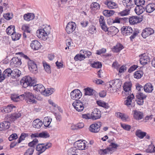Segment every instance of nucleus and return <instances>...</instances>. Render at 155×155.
Here are the masks:
<instances>
[{
	"label": "nucleus",
	"instance_id": "1",
	"mask_svg": "<svg viewBox=\"0 0 155 155\" xmlns=\"http://www.w3.org/2000/svg\"><path fill=\"white\" fill-rule=\"evenodd\" d=\"M36 82L35 79L32 78L29 75L23 77L20 81V84L24 88L28 87H32Z\"/></svg>",
	"mask_w": 155,
	"mask_h": 155
},
{
	"label": "nucleus",
	"instance_id": "2",
	"mask_svg": "<svg viewBox=\"0 0 155 155\" xmlns=\"http://www.w3.org/2000/svg\"><path fill=\"white\" fill-rule=\"evenodd\" d=\"M35 97L34 95L30 92L26 91L24 94L20 95V100L25 99L27 103L31 104H36L37 101L35 100Z\"/></svg>",
	"mask_w": 155,
	"mask_h": 155
},
{
	"label": "nucleus",
	"instance_id": "3",
	"mask_svg": "<svg viewBox=\"0 0 155 155\" xmlns=\"http://www.w3.org/2000/svg\"><path fill=\"white\" fill-rule=\"evenodd\" d=\"M51 143H50L38 144L36 148V150L38 151L37 155H40L44 152L46 149L51 147Z\"/></svg>",
	"mask_w": 155,
	"mask_h": 155
},
{
	"label": "nucleus",
	"instance_id": "4",
	"mask_svg": "<svg viewBox=\"0 0 155 155\" xmlns=\"http://www.w3.org/2000/svg\"><path fill=\"white\" fill-rule=\"evenodd\" d=\"M86 103L80 101H75L72 104L73 106L77 111L81 112L82 111L84 108L86 107Z\"/></svg>",
	"mask_w": 155,
	"mask_h": 155
},
{
	"label": "nucleus",
	"instance_id": "5",
	"mask_svg": "<svg viewBox=\"0 0 155 155\" xmlns=\"http://www.w3.org/2000/svg\"><path fill=\"white\" fill-rule=\"evenodd\" d=\"M82 96V93L78 89L73 90L70 94L71 98L75 100V101H79V99L81 98Z\"/></svg>",
	"mask_w": 155,
	"mask_h": 155
},
{
	"label": "nucleus",
	"instance_id": "6",
	"mask_svg": "<svg viewBox=\"0 0 155 155\" xmlns=\"http://www.w3.org/2000/svg\"><path fill=\"white\" fill-rule=\"evenodd\" d=\"M46 28H41L38 30L36 34L38 37L41 40L45 41L48 37V34L46 32Z\"/></svg>",
	"mask_w": 155,
	"mask_h": 155
},
{
	"label": "nucleus",
	"instance_id": "7",
	"mask_svg": "<svg viewBox=\"0 0 155 155\" xmlns=\"http://www.w3.org/2000/svg\"><path fill=\"white\" fill-rule=\"evenodd\" d=\"M101 126V122L95 123L91 124L89 127V130L93 133H98L100 130Z\"/></svg>",
	"mask_w": 155,
	"mask_h": 155
},
{
	"label": "nucleus",
	"instance_id": "8",
	"mask_svg": "<svg viewBox=\"0 0 155 155\" xmlns=\"http://www.w3.org/2000/svg\"><path fill=\"white\" fill-rule=\"evenodd\" d=\"M29 69L31 73L36 74L38 72V68L37 64L33 60H30L28 62Z\"/></svg>",
	"mask_w": 155,
	"mask_h": 155
},
{
	"label": "nucleus",
	"instance_id": "9",
	"mask_svg": "<svg viewBox=\"0 0 155 155\" xmlns=\"http://www.w3.org/2000/svg\"><path fill=\"white\" fill-rule=\"evenodd\" d=\"M76 26V23L73 22H69L67 25L65 30L68 34H70L75 30Z\"/></svg>",
	"mask_w": 155,
	"mask_h": 155
},
{
	"label": "nucleus",
	"instance_id": "10",
	"mask_svg": "<svg viewBox=\"0 0 155 155\" xmlns=\"http://www.w3.org/2000/svg\"><path fill=\"white\" fill-rule=\"evenodd\" d=\"M129 22L130 25H134L140 23L142 21V17L138 16H129Z\"/></svg>",
	"mask_w": 155,
	"mask_h": 155
},
{
	"label": "nucleus",
	"instance_id": "11",
	"mask_svg": "<svg viewBox=\"0 0 155 155\" xmlns=\"http://www.w3.org/2000/svg\"><path fill=\"white\" fill-rule=\"evenodd\" d=\"M87 143V142L84 140L81 141L79 140L76 142L74 146H76L78 150H84L87 148L86 146Z\"/></svg>",
	"mask_w": 155,
	"mask_h": 155
},
{
	"label": "nucleus",
	"instance_id": "12",
	"mask_svg": "<svg viewBox=\"0 0 155 155\" xmlns=\"http://www.w3.org/2000/svg\"><path fill=\"white\" fill-rule=\"evenodd\" d=\"M122 34L124 36L130 35L133 31L132 28L129 26H123L121 29Z\"/></svg>",
	"mask_w": 155,
	"mask_h": 155
},
{
	"label": "nucleus",
	"instance_id": "13",
	"mask_svg": "<svg viewBox=\"0 0 155 155\" xmlns=\"http://www.w3.org/2000/svg\"><path fill=\"white\" fill-rule=\"evenodd\" d=\"M135 0H123V5L127 8L130 9L134 6L135 4Z\"/></svg>",
	"mask_w": 155,
	"mask_h": 155
},
{
	"label": "nucleus",
	"instance_id": "14",
	"mask_svg": "<svg viewBox=\"0 0 155 155\" xmlns=\"http://www.w3.org/2000/svg\"><path fill=\"white\" fill-rule=\"evenodd\" d=\"M154 33V31L151 28H146L143 29L142 33L141 35L142 37L144 38H146L148 36L152 35Z\"/></svg>",
	"mask_w": 155,
	"mask_h": 155
},
{
	"label": "nucleus",
	"instance_id": "15",
	"mask_svg": "<svg viewBox=\"0 0 155 155\" xmlns=\"http://www.w3.org/2000/svg\"><path fill=\"white\" fill-rule=\"evenodd\" d=\"M33 86L34 90L37 92H39L43 94H45L44 93L46 91V89L43 85L41 84L36 85L35 84Z\"/></svg>",
	"mask_w": 155,
	"mask_h": 155
},
{
	"label": "nucleus",
	"instance_id": "16",
	"mask_svg": "<svg viewBox=\"0 0 155 155\" xmlns=\"http://www.w3.org/2000/svg\"><path fill=\"white\" fill-rule=\"evenodd\" d=\"M101 116V112L99 110L95 109L92 112L91 114V119L96 120L100 118Z\"/></svg>",
	"mask_w": 155,
	"mask_h": 155
},
{
	"label": "nucleus",
	"instance_id": "17",
	"mask_svg": "<svg viewBox=\"0 0 155 155\" xmlns=\"http://www.w3.org/2000/svg\"><path fill=\"white\" fill-rule=\"evenodd\" d=\"M133 115L134 119L136 120H140L143 118L144 114L143 112L135 110H133Z\"/></svg>",
	"mask_w": 155,
	"mask_h": 155
},
{
	"label": "nucleus",
	"instance_id": "18",
	"mask_svg": "<svg viewBox=\"0 0 155 155\" xmlns=\"http://www.w3.org/2000/svg\"><path fill=\"white\" fill-rule=\"evenodd\" d=\"M38 141L37 139L35 138L31 142H30L28 144V146L30 147L27 150L32 153H33L35 149V146L38 143Z\"/></svg>",
	"mask_w": 155,
	"mask_h": 155
},
{
	"label": "nucleus",
	"instance_id": "19",
	"mask_svg": "<svg viewBox=\"0 0 155 155\" xmlns=\"http://www.w3.org/2000/svg\"><path fill=\"white\" fill-rule=\"evenodd\" d=\"M30 46L32 49L36 50L40 48L41 45L40 43L37 40H34L31 42Z\"/></svg>",
	"mask_w": 155,
	"mask_h": 155
},
{
	"label": "nucleus",
	"instance_id": "20",
	"mask_svg": "<svg viewBox=\"0 0 155 155\" xmlns=\"http://www.w3.org/2000/svg\"><path fill=\"white\" fill-rule=\"evenodd\" d=\"M134 97V96L133 94L128 96L127 97L126 100L124 101V104L128 106L131 105L132 107H134L135 105L134 103L132 104V99Z\"/></svg>",
	"mask_w": 155,
	"mask_h": 155
},
{
	"label": "nucleus",
	"instance_id": "21",
	"mask_svg": "<svg viewBox=\"0 0 155 155\" xmlns=\"http://www.w3.org/2000/svg\"><path fill=\"white\" fill-rule=\"evenodd\" d=\"M12 71L10 68H7L3 72L2 74V77L3 78L2 79V82L5 78H8L10 76L12 77Z\"/></svg>",
	"mask_w": 155,
	"mask_h": 155
},
{
	"label": "nucleus",
	"instance_id": "22",
	"mask_svg": "<svg viewBox=\"0 0 155 155\" xmlns=\"http://www.w3.org/2000/svg\"><path fill=\"white\" fill-rule=\"evenodd\" d=\"M119 31L118 28L114 26H111L109 28L107 34L111 36H113L117 34Z\"/></svg>",
	"mask_w": 155,
	"mask_h": 155
},
{
	"label": "nucleus",
	"instance_id": "23",
	"mask_svg": "<svg viewBox=\"0 0 155 155\" xmlns=\"http://www.w3.org/2000/svg\"><path fill=\"white\" fill-rule=\"evenodd\" d=\"M35 18V14L32 13H28L25 14L23 15L24 20L27 21H32Z\"/></svg>",
	"mask_w": 155,
	"mask_h": 155
},
{
	"label": "nucleus",
	"instance_id": "24",
	"mask_svg": "<svg viewBox=\"0 0 155 155\" xmlns=\"http://www.w3.org/2000/svg\"><path fill=\"white\" fill-rule=\"evenodd\" d=\"M150 59L148 55H144L140 58V61L141 64L145 65L150 62Z\"/></svg>",
	"mask_w": 155,
	"mask_h": 155
},
{
	"label": "nucleus",
	"instance_id": "25",
	"mask_svg": "<svg viewBox=\"0 0 155 155\" xmlns=\"http://www.w3.org/2000/svg\"><path fill=\"white\" fill-rule=\"evenodd\" d=\"M104 4L107 5L109 8L111 9L115 8L117 6L116 3L111 1V0H106L104 2Z\"/></svg>",
	"mask_w": 155,
	"mask_h": 155
},
{
	"label": "nucleus",
	"instance_id": "26",
	"mask_svg": "<svg viewBox=\"0 0 155 155\" xmlns=\"http://www.w3.org/2000/svg\"><path fill=\"white\" fill-rule=\"evenodd\" d=\"M132 84L130 82H125L123 86L124 90L126 92V94H129L131 92Z\"/></svg>",
	"mask_w": 155,
	"mask_h": 155
},
{
	"label": "nucleus",
	"instance_id": "27",
	"mask_svg": "<svg viewBox=\"0 0 155 155\" xmlns=\"http://www.w3.org/2000/svg\"><path fill=\"white\" fill-rule=\"evenodd\" d=\"M144 91L148 93L151 92L153 90V86L150 83L146 84L143 87Z\"/></svg>",
	"mask_w": 155,
	"mask_h": 155
},
{
	"label": "nucleus",
	"instance_id": "28",
	"mask_svg": "<svg viewBox=\"0 0 155 155\" xmlns=\"http://www.w3.org/2000/svg\"><path fill=\"white\" fill-rule=\"evenodd\" d=\"M146 12L150 13L155 10V4L149 3L145 7Z\"/></svg>",
	"mask_w": 155,
	"mask_h": 155
},
{
	"label": "nucleus",
	"instance_id": "29",
	"mask_svg": "<svg viewBox=\"0 0 155 155\" xmlns=\"http://www.w3.org/2000/svg\"><path fill=\"white\" fill-rule=\"evenodd\" d=\"M42 125V122L39 119H36L32 122V125L34 127L39 128Z\"/></svg>",
	"mask_w": 155,
	"mask_h": 155
},
{
	"label": "nucleus",
	"instance_id": "30",
	"mask_svg": "<svg viewBox=\"0 0 155 155\" xmlns=\"http://www.w3.org/2000/svg\"><path fill=\"white\" fill-rule=\"evenodd\" d=\"M111 151H112L111 148L107 147L104 149H99L97 150V152L100 155H104L107 154Z\"/></svg>",
	"mask_w": 155,
	"mask_h": 155
},
{
	"label": "nucleus",
	"instance_id": "31",
	"mask_svg": "<svg viewBox=\"0 0 155 155\" xmlns=\"http://www.w3.org/2000/svg\"><path fill=\"white\" fill-rule=\"evenodd\" d=\"M15 107V106L13 105V104H9L7 106L5 107L3 110H2V111L5 113H8L11 112L12 109Z\"/></svg>",
	"mask_w": 155,
	"mask_h": 155
},
{
	"label": "nucleus",
	"instance_id": "32",
	"mask_svg": "<svg viewBox=\"0 0 155 155\" xmlns=\"http://www.w3.org/2000/svg\"><path fill=\"white\" fill-rule=\"evenodd\" d=\"M145 10V8H144L143 6H137L134 10L135 12L138 15L141 14Z\"/></svg>",
	"mask_w": 155,
	"mask_h": 155
},
{
	"label": "nucleus",
	"instance_id": "33",
	"mask_svg": "<svg viewBox=\"0 0 155 155\" xmlns=\"http://www.w3.org/2000/svg\"><path fill=\"white\" fill-rule=\"evenodd\" d=\"M123 48V46L121 44L119 43L117 44L115 46H114L112 51L114 52L117 53L120 52Z\"/></svg>",
	"mask_w": 155,
	"mask_h": 155
},
{
	"label": "nucleus",
	"instance_id": "34",
	"mask_svg": "<svg viewBox=\"0 0 155 155\" xmlns=\"http://www.w3.org/2000/svg\"><path fill=\"white\" fill-rule=\"evenodd\" d=\"M84 95L91 96L93 95L94 93V92L95 91L90 87H87L84 89Z\"/></svg>",
	"mask_w": 155,
	"mask_h": 155
},
{
	"label": "nucleus",
	"instance_id": "35",
	"mask_svg": "<svg viewBox=\"0 0 155 155\" xmlns=\"http://www.w3.org/2000/svg\"><path fill=\"white\" fill-rule=\"evenodd\" d=\"M15 26L13 25L9 26L6 30V32L7 34L12 35L15 33Z\"/></svg>",
	"mask_w": 155,
	"mask_h": 155
},
{
	"label": "nucleus",
	"instance_id": "36",
	"mask_svg": "<svg viewBox=\"0 0 155 155\" xmlns=\"http://www.w3.org/2000/svg\"><path fill=\"white\" fill-rule=\"evenodd\" d=\"M19 117V114L14 113L10 114L9 117V120L11 122H14Z\"/></svg>",
	"mask_w": 155,
	"mask_h": 155
},
{
	"label": "nucleus",
	"instance_id": "37",
	"mask_svg": "<svg viewBox=\"0 0 155 155\" xmlns=\"http://www.w3.org/2000/svg\"><path fill=\"white\" fill-rule=\"evenodd\" d=\"M51 120L52 119L50 117H45L43 120V124L45 127H48L49 128V126Z\"/></svg>",
	"mask_w": 155,
	"mask_h": 155
},
{
	"label": "nucleus",
	"instance_id": "38",
	"mask_svg": "<svg viewBox=\"0 0 155 155\" xmlns=\"http://www.w3.org/2000/svg\"><path fill=\"white\" fill-rule=\"evenodd\" d=\"M143 72L142 70L136 71L134 73V77L137 79L140 78L143 76Z\"/></svg>",
	"mask_w": 155,
	"mask_h": 155
},
{
	"label": "nucleus",
	"instance_id": "39",
	"mask_svg": "<svg viewBox=\"0 0 155 155\" xmlns=\"http://www.w3.org/2000/svg\"><path fill=\"white\" fill-rule=\"evenodd\" d=\"M115 12L113 10H104L103 12V15L107 17H109L111 16L114 14Z\"/></svg>",
	"mask_w": 155,
	"mask_h": 155
},
{
	"label": "nucleus",
	"instance_id": "40",
	"mask_svg": "<svg viewBox=\"0 0 155 155\" xmlns=\"http://www.w3.org/2000/svg\"><path fill=\"white\" fill-rule=\"evenodd\" d=\"M135 134L140 139H143L147 134V133L141 131L140 130H137Z\"/></svg>",
	"mask_w": 155,
	"mask_h": 155
},
{
	"label": "nucleus",
	"instance_id": "41",
	"mask_svg": "<svg viewBox=\"0 0 155 155\" xmlns=\"http://www.w3.org/2000/svg\"><path fill=\"white\" fill-rule=\"evenodd\" d=\"M97 103L99 106L106 109L110 107L108 103L104 102H102L101 101H97Z\"/></svg>",
	"mask_w": 155,
	"mask_h": 155
},
{
	"label": "nucleus",
	"instance_id": "42",
	"mask_svg": "<svg viewBox=\"0 0 155 155\" xmlns=\"http://www.w3.org/2000/svg\"><path fill=\"white\" fill-rule=\"evenodd\" d=\"M29 25L28 24H23L21 26V29L24 32L28 33H31V30L29 27Z\"/></svg>",
	"mask_w": 155,
	"mask_h": 155
},
{
	"label": "nucleus",
	"instance_id": "43",
	"mask_svg": "<svg viewBox=\"0 0 155 155\" xmlns=\"http://www.w3.org/2000/svg\"><path fill=\"white\" fill-rule=\"evenodd\" d=\"M100 5L96 2H92L90 5V8L91 10H99L100 8Z\"/></svg>",
	"mask_w": 155,
	"mask_h": 155
},
{
	"label": "nucleus",
	"instance_id": "44",
	"mask_svg": "<svg viewBox=\"0 0 155 155\" xmlns=\"http://www.w3.org/2000/svg\"><path fill=\"white\" fill-rule=\"evenodd\" d=\"M12 77L17 78L19 77V70L17 68H15L12 71Z\"/></svg>",
	"mask_w": 155,
	"mask_h": 155
},
{
	"label": "nucleus",
	"instance_id": "45",
	"mask_svg": "<svg viewBox=\"0 0 155 155\" xmlns=\"http://www.w3.org/2000/svg\"><path fill=\"white\" fill-rule=\"evenodd\" d=\"M86 58V55L84 54H78L76 55L74 57V60L75 61L79 60L82 61L84 59Z\"/></svg>",
	"mask_w": 155,
	"mask_h": 155
},
{
	"label": "nucleus",
	"instance_id": "46",
	"mask_svg": "<svg viewBox=\"0 0 155 155\" xmlns=\"http://www.w3.org/2000/svg\"><path fill=\"white\" fill-rule=\"evenodd\" d=\"M39 137L43 138H47L50 137L49 134L46 131H42L39 133Z\"/></svg>",
	"mask_w": 155,
	"mask_h": 155
},
{
	"label": "nucleus",
	"instance_id": "47",
	"mask_svg": "<svg viewBox=\"0 0 155 155\" xmlns=\"http://www.w3.org/2000/svg\"><path fill=\"white\" fill-rule=\"evenodd\" d=\"M43 66L45 71L48 73H51V71L50 65L47 63H43Z\"/></svg>",
	"mask_w": 155,
	"mask_h": 155
},
{
	"label": "nucleus",
	"instance_id": "48",
	"mask_svg": "<svg viewBox=\"0 0 155 155\" xmlns=\"http://www.w3.org/2000/svg\"><path fill=\"white\" fill-rule=\"evenodd\" d=\"M136 97L137 99L144 100L146 98L147 96L143 94V93L142 92H139L137 94Z\"/></svg>",
	"mask_w": 155,
	"mask_h": 155
},
{
	"label": "nucleus",
	"instance_id": "49",
	"mask_svg": "<svg viewBox=\"0 0 155 155\" xmlns=\"http://www.w3.org/2000/svg\"><path fill=\"white\" fill-rule=\"evenodd\" d=\"M77 147L74 146V147L69 149L67 151L68 155H71L72 153H75L76 150H78Z\"/></svg>",
	"mask_w": 155,
	"mask_h": 155
},
{
	"label": "nucleus",
	"instance_id": "50",
	"mask_svg": "<svg viewBox=\"0 0 155 155\" xmlns=\"http://www.w3.org/2000/svg\"><path fill=\"white\" fill-rule=\"evenodd\" d=\"M1 123L4 130L8 129L9 127L10 124L9 122L5 121Z\"/></svg>",
	"mask_w": 155,
	"mask_h": 155
},
{
	"label": "nucleus",
	"instance_id": "51",
	"mask_svg": "<svg viewBox=\"0 0 155 155\" xmlns=\"http://www.w3.org/2000/svg\"><path fill=\"white\" fill-rule=\"evenodd\" d=\"M102 66V64L100 62H94L91 64V67L97 68H101Z\"/></svg>",
	"mask_w": 155,
	"mask_h": 155
},
{
	"label": "nucleus",
	"instance_id": "52",
	"mask_svg": "<svg viewBox=\"0 0 155 155\" xmlns=\"http://www.w3.org/2000/svg\"><path fill=\"white\" fill-rule=\"evenodd\" d=\"M114 86H115L117 87H120L122 84L121 81L119 79H114Z\"/></svg>",
	"mask_w": 155,
	"mask_h": 155
},
{
	"label": "nucleus",
	"instance_id": "53",
	"mask_svg": "<svg viewBox=\"0 0 155 155\" xmlns=\"http://www.w3.org/2000/svg\"><path fill=\"white\" fill-rule=\"evenodd\" d=\"M120 126L124 130L128 131H130L131 128L130 125L125 124H121Z\"/></svg>",
	"mask_w": 155,
	"mask_h": 155
},
{
	"label": "nucleus",
	"instance_id": "54",
	"mask_svg": "<svg viewBox=\"0 0 155 155\" xmlns=\"http://www.w3.org/2000/svg\"><path fill=\"white\" fill-rule=\"evenodd\" d=\"M4 18L7 20H10L13 17V14L12 13H8L4 15Z\"/></svg>",
	"mask_w": 155,
	"mask_h": 155
},
{
	"label": "nucleus",
	"instance_id": "55",
	"mask_svg": "<svg viewBox=\"0 0 155 155\" xmlns=\"http://www.w3.org/2000/svg\"><path fill=\"white\" fill-rule=\"evenodd\" d=\"M130 11L129 9H126L120 12H119L118 14V15H120L121 16H125L128 15L129 14V12Z\"/></svg>",
	"mask_w": 155,
	"mask_h": 155
},
{
	"label": "nucleus",
	"instance_id": "56",
	"mask_svg": "<svg viewBox=\"0 0 155 155\" xmlns=\"http://www.w3.org/2000/svg\"><path fill=\"white\" fill-rule=\"evenodd\" d=\"M54 89L52 88H49L46 89V91L45 92L44 95L46 96H49L53 93L54 91Z\"/></svg>",
	"mask_w": 155,
	"mask_h": 155
},
{
	"label": "nucleus",
	"instance_id": "57",
	"mask_svg": "<svg viewBox=\"0 0 155 155\" xmlns=\"http://www.w3.org/2000/svg\"><path fill=\"white\" fill-rule=\"evenodd\" d=\"M11 98L14 101H18L19 100V96L18 94H13L11 95Z\"/></svg>",
	"mask_w": 155,
	"mask_h": 155
},
{
	"label": "nucleus",
	"instance_id": "58",
	"mask_svg": "<svg viewBox=\"0 0 155 155\" xmlns=\"http://www.w3.org/2000/svg\"><path fill=\"white\" fill-rule=\"evenodd\" d=\"M19 143V138L18 139L17 141H15L11 143L10 144L11 148H13L15 147L18 146Z\"/></svg>",
	"mask_w": 155,
	"mask_h": 155
},
{
	"label": "nucleus",
	"instance_id": "59",
	"mask_svg": "<svg viewBox=\"0 0 155 155\" xmlns=\"http://www.w3.org/2000/svg\"><path fill=\"white\" fill-rule=\"evenodd\" d=\"M138 67V66L137 65H133L129 68L128 72L129 73H131L136 70Z\"/></svg>",
	"mask_w": 155,
	"mask_h": 155
},
{
	"label": "nucleus",
	"instance_id": "60",
	"mask_svg": "<svg viewBox=\"0 0 155 155\" xmlns=\"http://www.w3.org/2000/svg\"><path fill=\"white\" fill-rule=\"evenodd\" d=\"M82 52L84 54L86 55V56L87 57L89 58L90 56L92 54L91 52L89 51L81 50L80 51V53L81 54Z\"/></svg>",
	"mask_w": 155,
	"mask_h": 155
},
{
	"label": "nucleus",
	"instance_id": "61",
	"mask_svg": "<svg viewBox=\"0 0 155 155\" xmlns=\"http://www.w3.org/2000/svg\"><path fill=\"white\" fill-rule=\"evenodd\" d=\"M18 138V136L16 134H13L8 137V140L9 141H11L17 139Z\"/></svg>",
	"mask_w": 155,
	"mask_h": 155
},
{
	"label": "nucleus",
	"instance_id": "62",
	"mask_svg": "<svg viewBox=\"0 0 155 155\" xmlns=\"http://www.w3.org/2000/svg\"><path fill=\"white\" fill-rule=\"evenodd\" d=\"M135 5L137 6H142L144 5L145 2L144 0H135Z\"/></svg>",
	"mask_w": 155,
	"mask_h": 155
},
{
	"label": "nucleus",
	"instance_id": "63",
	"mask_svg": "<svg viewBox=\"0 0 155 155\" xmlns=\"http://www.w3.org/2000/svg\"><path fill=\"white\" fill-rule=\"evenodd\" d=\"M11 63H13L15 64L18 65L19 63V60L18 57H13L12 59Z\"/></svg>",
	"mask_w": 155,
	"mask_h": 155
},
{
	"label": "nucleus",
	"instance_id": "64",
	"mask_svg": "<svg viewBox=\"0 0 155 155\" xmlns=\"http://www.w3.org/2000/svg\"><path fill=\"white\" fill-rule=\"evenodd\" d=\"M12 38L13 41H16L19 39L18 34H16L15 32L12 35Z\"/></svg>",
	"mask_w": 155,
	"mask_h": 155
}]
</instances>
